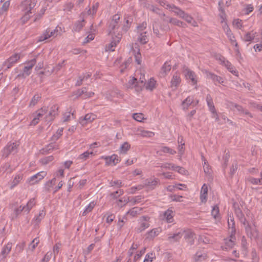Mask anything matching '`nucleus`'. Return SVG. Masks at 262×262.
Here are the masks:
<instances>
[{"instance_id": "a878e982", "label": "nucleus", "mask_w": 262, "mask_h": 262, "mask_svg": "<svg viewBox=\"0 0 262 262\" xmlns=\"http://www.w3.org/2000/svg\"><path fill=\"white\" fill-rule=\"evenodd\" d=\"M75 95H77V97L82 96L83 98L86 99L92 97L94 95V93L92 92H87L86 88H82L81 90L77 91Z\"/></svg>"}, {"instance_id": "f03ea898", "label": "nucleus", "mask_w": 262, "mask_h": 262, "mask_svg": "<svg viewBox=\"0 0 262 262\" xmlns=\"http://www.w3.org/2000/svg\"><path fill=\"white\" fill-rule=\"evenodd\" d=\"M217 59L220 61V63L221 64L225 66L227 68L229 72H230V73H231L232 74L236 76H238V72L236 70L235 67L232 64V63L226 60V59L224 57L220 55L219 56V57H217Z\"/></svg>"}, {"instance_id": "cd10ccee", "label": "nucleus", "mask_w": 262, "mask_h": 262, "mask_svg": "<svg viewBox=\"0 0 262 262\" xmlns=\"http://www.w3.org/2000/svg\"><path fill=\"white\" fill-rule=\"evenodd\" d=\"M156 2L158 3L160 5L166 9H168L174 13L175 12V10L178 8L176 6L173 5L168 4L165 0H155Z\"/></svg>"}, {"instance_id": "bf43d9fd", "label": "nucleus", "mask_w": 262, "mask_h": 262, "mask_svg": "<svg viewBox=\"0 0 262 262\" xmlns=\"http://www.w3.org/2000/svg\"><path fill=\"white\" fill-rule=\"evenodd\" d=\"M105 159L106 160L109 159L110 162L113 163L114 165H116L120 161L118 156L115 154L110 157H106Z\"/></svg>"}, {"instance_id": "603ef678", "label": "nucleus", "mask_w": 262, "mask_h": 262, "mask_svg": "<svg viewBox=\"0 0 262 262\" xmlns=\"http://www.w3.org/2000/svg\"><path fill=\"white\" fill-rule=\"evenodd\" d=\"M12 248V244L8 243L2 249L1 253L4 256H6L11 251Z\"/></svg>"}, {"instance_id": "f257e3e1", "label": "nucleus", "mask_w": 262, "mask_h": 262, "mask_svg": "<svg viewBox=\"0 0 262 262\" xmlns=\"http://www.w3.org/2000/svg\"><path fill=\"white\" fill-rule=\"evenodd\" d=\"M36 0H25L19 6V9L23 13L21 20L23 24L26 23L30 17V14L32 13V10L36 4Z\"/></svg>"}, {"instance_id": "f8f14e48", "label": "nucleus", "mask_w": 262, "mask_h": 262, "mask_svg": "<svg viewBox=\"0 0 262 262\" xmlns=\"http://www.w3.org/2000/svg\"><path fill=\"white\" fill-rule=\"evenodd\" d=\"M174 13L177 15L179 16L180 17H182V18L184 19L188 23L191 24L193 26H196V23L193 20L192 17L191 16L189 15L188 14L185 13L183 11H182L179 8L176 9Z\"/></svg>"}, {"instance_id": "f704fd0d", "label": "nucleus", "mask_w": 262, "mask_h": 262, "mask_svg": "<svg viewBox=\"0 0 262 262\" xmlns=\"http://www.w3.org/2000/svg\"><path fill=\"white\" fill-rule=\"evenodd\" d=\"M46 215V212L43 210H41L39 211L38 215H35L32 220V223L35 225H38L40 221L44 218Z\"/></svg>"}, {"instance_id": "de8ad7c7", "label": "nucleus", "mask_w": 262, "mask_h": 262, "mask_svg": "<svg viewBox=\"0 0 262 262\" xmlns=\"http://www.w3.org/2000/svg\"><path fill=\"white\" fill-rule=\"evenodd\" d=\"M202 160L203 161V169L204 172L206 174H210L211 168L207 161L205 159V158L203 156H202Z\"/></svg>"}, {"instance_id": "8fccbe9b", "label": "nucleus", "mask_w": 262, "mask_h": 262, "mask_svg": "<svg viewBox=\"0 0 262 262\" xmlns=\"http://www.w3.org/2000/svg\"><path fill=\"white\" fill-rule=\"evenodd\" d=\"M245 230L248 236H249L251 238L252 236H255V232L256 233V231L254 228H252L249 225H247L245 227Z\"/></svg>"}, {"instance_id": "393cba45", "label": "nucleus", "mask_w": 262, "mask_h": 262, "mask_svg": "<svg viewBox=\"0 0 262 262\" xmlns=\"http://www.w3.org/2000/svg\"><path fill=\"white\" fill-rule=\"evenodd\" d=\"M128 87L129 88H135L137 92H140L142 90V86H139L137 79L132 77L128 82Z\"/></svg>"}, {"instance_id": "b1692460", "label": "nucleus", "mask_w": 262, "mask_h": 262, "mask_svg": "<svg viewBox=\"0 0 262 262\" xmlns=\"http://www.w3.org/2000/svg\"><path fill=\"white\" fill-rule=\"evenodd\" d=\"M162 232V229L160 227L155 228L149 231L146 233V238L149 240L154 239Z\"/></svg>"}, {"instance_id": "c756f323", "label": "nucleus", "mask_w": 262, "mask_h": 262, "mask_svg": "<svg viewBox=\"0 0 262 262\" xmlns=\"http://www.w3.org/2000/svg\"><path fill=\"white\" fill-rule=\"evenodd\" d=\"M207 257L206 251L204 250L198 251L194 256V260L195 261H202L204 260Z\"/></svg>"}, {"instance_id": "f3484780", "label": "nucleus", "mask_w": 262, "mask_h": 262, "mask_svg": "<svg viewBox=\"0 0 262 262\" xmlns=\"http://www.w3.org/2000/svg\"><path fill=\"white\" fill-rule=\"evenodd\" d=\"M143 198L141 195L136 196L134 197H133L130 200H129V198H123L121 199H120L119 200L118 205L122 206V205L119 204V203L122 202V206L125 205L126 204H127L129 202H133L134 204H136L139 203H140Z\"/></svg>"}, {"instance_id": "a18cd8bd", "label": "nucleus", "mask_w": 262, "mask_h": 262, "mask_svg": "<svg viewBox=\"0 0 262 262\" xmlns=\"http://www.w3.org/2000/svg\"><path fill=\"white\" fill-rule=\"evenodd\" d=\"M48 30L49 31L50 37H55L57 36L58 34H60L61 32V29L60 27H56V28L52 29L48 28Z\"/></svg>"}, {"instance_id": "49530a36", "label": "nucleus", "mask_w": 262, "mask_h": 262, "mask_svg": "<svg viewBox=\"0 0 262 262\" xmlns=\"http://www.w3.org/2000/svg\"><path fill=\"white\" fill-rule=\"evenodd\" d=\"M156 83L154 78H150L146 84V89L149 91H152L156 88Z\"/></svg>"}, {"instance_id": "37998d69", "label": "nucleus", "mask_w": 262, "mask_h": 262, "mask_svg": "<svg viewBox=\"0 0 262 262\" xmlns=\"http://www.w3.org/2000/svg\"><path fill=\"white\" fill-rule=\"evenodd\" d=\"M139 35L138 38V40L142 44H145L148 41V38L146 35V32L139 33Z\"/></svg>"}, {"instance_id": "4c0bfd02", "label": "nucleus", "mask_w": 262, "mask_h": 262, "mask_svg": "<svg viewBox=\"0 0 262 262\" xmlns=\"http://www.w3.org/2000/svg\"><path fill=\"white\" fill-rule=\"evenodd\" d=\"M142 208H141L133 207L126 212V214L130 215L132 217H134L139 214Z\"/></svg>"}, {"instance_id": "052dcab7", "label": "nucleus", "mask_w": 262, "mask_h": 262, "mask_svg": "<svg viewBox=\"0 0 262 262\" xmlns=\"http://www.w3.org/2000/svg\"><path fill=\"white\" fill-rule=\"evenodd\" d=\"M93 154V151H86L85 152L80 154L78 157V159L85 161L89 158L90 155H92Z\"/></svg>"}, {"instance_id": "7ed1b4c3", "label": "nucleus", "mask_w": 262, "mask_h": 262, "mask_svg": "<svg viewBox=\"0 0 262 262\" xmlns=\"http://www.w3.org/2000/svg\"><path fill=\"white\" fill-rule=\"evenodd\" d=\"M150 217L148 216H142L138 220V225L136 228L138 232H141L146 229L148 228L149 226Z\"/></svg>"}, {"instance_id": "6e6d98bb", "label": "nucleus", "mask_w": 262, "mask_h": 262, "mask_svg": "<svg viewBox=\"0 0 262 262\" xmlns=\"http://www.w3.org/2000/svg\"><path fill=\"white\" fill-rule=\"evenodd\" d=\"M246 181L253 185H262V182L260 179L248 177L246 178Z\"/></svg>"}, {"instance_id": "c03bdc74", "label": "nucleus", "mask_w": 262, "mask_h": 262, "mask_svg": "<svg viewBox=\"0 0 262 262\" xmlns=\"http://www.w3.org/2000/svg\"><path fill=\"white\" fill-rule=\"evenodd\" d=\"M130 148V145L127 142H124L119 148V152L122 154H125Z\"/></svg>"}, {"instance_id": "864d4df0", "label": "nucleus", "mask_w": 262, "mask_h": 262, "mask_svg": "<svg viewBox=\"0 0 262 262\" xmlns=\"http://www.w3.org/2000/svg\"><path fill=\"white\" fill-rule=\"evenodd\" d=\"M233 26L237 29L244 31V26L243 25V22L241 19L238 18L234 19L233 21Z\"/></svg>"}, {"instance_id": "c85d7f7f", "label": "nucleus", "mask_w": 262, "mask_h": 262, "mask_svg": "<svg viewBox=\"0 0 262 262\" xmlns=\"http://www.w3.org/2000/svg\"><path fill=\"white\" fill-rule=\"evenodd\" d=\"M208 191V186L206 184H204L201 188L200 193V200L202 203H205L207 201Z\"/></svg>"}, {"instance_id": "473e14b6", "label": "nucleus", "mask_w": 262, "mask_h": 262, "mask_svg": "<svg viewBox=\"0 0 262 262\" xmlns=\"http://www.w3.org/2000/svg\"><path fill=\"white\" fill-rule=\"evenodd\" d=\"M161 152L174 155L176 153V151L167 146H162L159 150L157 151V154L161 156L162 155Z\"/></svg>"}, {"instance_id": "774afa93", "label": "nucleus", "mask_w": 262, "mask_h": 262, "mask_svg": "<svg viewBox=\"0 0 262 262\" xmlns=\"http://www.w3.org/2000/svg\"><path fill=\"white\" fill-rule=\"evenodd\" d=\"M155 258L152 253H148L146 254L143 262H152Z\"/></svg>"}, {"instance_id": "bb28decb", "label": "nucleus", "mask_w": 262, "mask_h": 262, "mask_svg": "<svg viewBox=\"0 0 262 262\" xmlns=\"http://www.w3.org/2000/svg\"><path fill=\"white\" fill-rule=\"evenodd\" d=\"M171 65L170 61H166L161 68L160 72V77H165L171 70Z\"/></svg>"}, {"instance_id": "a19ab883", "label": "nucleus", "mask_w": 262, "mask_h": 262, "mask_svg": "<svg viewBox=\"0 0 262 262\" xmlns=\"http://www.w3.org/2000/svg\"><path fill=\"white\" fill-rule=\"evenodd\" d=\"M96 205V202L94 201H93L91 202L89 205H88L86 206H85V209L82 212V215L85 216L88 213L92 211V210L93 209V208L95 207V206Z\"/></svg>"}, {"instance_id": "338daca9", "label": "nucleus", "mask_w": 262, "mask_h": 262, "mask_svg": "<svg viewBox=\"0 0 262 262\" xmlns=\"http://www.w3.org/2000/svg\"><path fill=\"white\" fill-rule=\"evenodd\" d=\"M47 150L48 151H51L59 149V145L57 143H53L52 142L51 143L47 146Z\"/></svg>"}, {"instance_id": "4d7b16f0", "label": "nucleus", "mask_w": 262, "mask_h": 262, "mask_svg": "<svg viewBox=\"0 0 262 262\" xmlns=\"http://www.w3.org/2000/svg\"><path fill=\"white\" fill-rule=\"evenodd\" d=\"M75 118L73 113H71V111L66 112L63 116V121L64 122H67L70 120L72 118Z\"/></svg>"}, {"instance_id": "aec40b11", "label": "nucleus", "mask_w": 262, "mask_h": 262, "mask_svg": "<svg viewBox=\"0 0 262 262\" xmlns=\"http://www.w3.org/2000/svg\"><path fill=\"white\" fill-rule=\"evenodd\" d=\"M174 212L170 209L164 211L162 215V219L168 223H172L173 221V216Z\"/></svg>"}, {"instance_id": "9b49d317", "label": "nucleus", "mask_w": 262, "mask_h": 262, "mask_svg": "<svg viewBox=\"0 0 262 262\" xmlns=\"http://www.w3.org/2000/svg\"><path fill=\"white\" fill-rule=\"evenodd\" d=\"M184 75L186 80L191 82L192 85H195L198 82V78L194 72L189 69H185L184 71Z\"/></svg>"}, {"instance_id": "dca6fc26", "label": "nucleus", "mask_w": 262, "mask_h": 262, "mask_svg": "<svg viewBox=\"0 0 262 262\" xmlns=\"http://www.w3.org/2000/svg\"><path fill=\"white\" fill-rule=\"evenodd\" d=\"M183 233L184 232L182 230L174 233H168L167 240L171 244L179 242L183 236Z\"/></svg>"}, {"instance_id": "39448f33", "label": "nucleus", "mask_w": 262, "mask_h": 262, "mask_svg": "<svg viewBox=\"0 0 262 262\" xmlns=\"http://www.w3.org/2000/svg\"><path fill=\"white\" fill-rule=\"evenodd\" d=\"M21 55L20 53H15L10 56L3 64V68L8 69L12 67L20 59Z\"/></svg>"}, {"instance_id": "ddd939ff", "label": "nucleus", "mask_w": 262, "mask_h": 262, "mask_svg": "<svg viewBox=\"0 0 262 262\" xmlns=\"http://www.w3.org/2000/svg\"><path fill=\"white\" fill-rule=\"evenodd\" d=\"M121 38V35L118 33L117 35H112V40L111 42L106 46V51H114L117 45L120 42Z\"/></svg>"}, {"instance_id": "2eb2a0df", "label": "nucleus", "mask_w": 262, "mask_h": 262, "mask_svg": "<svg viewBox=\"0 0 262 262\" xmlns=\"http://www.w3.org/2000/svg\"><path fill=\"white\" fill-rule=\"evenodd\" d=\"M235 242V237L233 233H232L229 238L224 239V244L222 246L221 248L223 250L228 251L232 249Z\"/></svg>"}, {"instance_id": "09e8293b", "label": "nucleus", "mask_w": 262, "mask_h": 262, "mask_svg": "<svg viewBox=\"0 0 262 262\" xmlns=\"http://www.w3.org/2000/svg\"><path fill=\"white\" fill-rule=\"evenodd\" d=\"M241 245L242 252L244 256H246L248 254V246L246 239L244 236L242 238Z\"/></svg>"}, {"instance_id": "a211bd4d", "label": "nucleus", "mask_w": 262, "mask_h": 262, "mask_svg": "<svg viewBox=\"0 0 262 262\" xmlns=\"http://www.w3.org/2000/svg\"><path fill=\"white\" fill-rule=\"evenodd\" d=\"M96 115L93 113H89L86 114L83 117H80L79 120V122L82 126H84L87 124L92 122L96 119Z\"/></svg>"}, {"instance_id": "1a4fd4ad", "label": "nucleus", "mask_w": 262, "mask_h": 262, "mask_svg": "<svg viewBox=\"0 0 262 262\" xmlns=\"http://www.w3.org/2000/svg\"><path fill=\"white\" fill-rule=\"evenodd\" d=\"M206 101L207 104V106H208L209 110L212 114V117L215 119L216 121H219L218 114H217L215 111L212 98L210 94H208L206 96Z\"/></svg>"}, {"instance_id": "c9c22d12", "label": "nucleus", "mask_w": 262, "mask_h": 262, "mask_svg": "<svg viewBox=\"0 0 262 262\" xmlns=\"http://www.w3.org/2000/svg\"><path fill=\"white\" fill-rule=\"evenodd\" d=\"M23 175L21 173H18L16 174L13 180L11 182L10 188L12 189L17 185L21 180L23 179Z\"/></svg>"}, {"instance_id": "412c9836", "label": "nucleus", "mask_w": 262, "mask_h": 262, "mask_svg": "<svg viewBox=\"0 0 262 262\" xmlns=\"http://www.w3.org/2000/svg\"><path fill=\"white\" fill-rule=\"evenodd\" d=\"M47 112V110L46 107H42L40 110L36 112V115L32 119L30 123L31 125H35L37 124L41 117H42Z\"/></svg>"}, {"instance_id": "e433bc0d", "label": "nucleus", "mask_w": 262, "mask_h": 262, "mask_svg": "<svg viewBox=\"0 0 262 262\" xmlns=\"http://www.w3.org/2000/svg\"><path fill=\"white\" fill-rule=\"evenodd\" d=\"M118 28L119 24L114 23V22L111 21L108 29L109 34L112 35H115L116 32H117V30H118Z\"/></svg>"}, {"instance_id": "79ce46f5", "label": "nucleus", "mask_w": 262, "mask_h": 262, "mask_svg": "<svg viewBox=\"0 0 262 262\" xmlns=\"http://www.w3.org/2000/svg\"><path fill=\"white\" fill-rule=\"evenodd\" d=\"M211 215L216 220L220 219V210L217 205H215L212 207Z\"/></svg>"}, {"instance_id": "0eeeda50", "label": "nucleus", "mask_w": 262, "mask_h": 262, "mask_svg": "<svg viewBox=\"0 0 262 262\" xmlns=\"http://www.w3.org/2000/svg\"><path fill=\"white\" fill-rule=\"evenodd\" d=\"M227 105L231 110L234 111L235 109H236L241 115L245 116L249 118L253 117L252 114L248 110H245L241 105L232 102H229Z\"/></svg>"}, {"instance_id": "69168bd1", "label": "nucleus", "mask_w": 262, "mask_h": 262, "mask_svg": "<svg viewBox=\"0 0 262 262\" xmlns=\"http://www.w3.org/2000/svg\"><path fill=\"white\" fill-rule=\"evenodd\" d=\"M133 118L137 121L142 122L144 119V116L142 113H134Z\"/></svg>"}, {"instance_id": "680f3d73", "label": "nucleus", "mask_w": 262, "mask_h": 262, "mask_svg": "<svg viewBox=\"0 0 262 262\" xmlns=\"http://www.w3.org/2000/svg\"><path fill=\"white\" fill-rule=\"evenodd\" d=\"M40 98H41V96L39 95H38V94L35 95L32 98V99L30 101L29 106H35L37 103V102L39 101Z\"/></svg>"}, {"instance_id": "72a5a7b5", "label": "nucleus", "mask_w": 262, "mask_h": 262, "mask_svg": "<svg viewBox=\"0 0 262 262\" xmlns=\"http://www.w3.org/2000/svg\"><path fill=\"white\" fill-rule=\"evenodd\" d=\"M223 4V2L222 1H220L219 2V10L220 12V14H219V16L221 18V23L222 24V25H223L225 22H226V14L225 13V11H224V10L223 9L221 5Z\"/></svg>"}, {"instance_id": "ea45409f", "label": "nucleus", "mask_w": 262, "mask_h": 262, "mask_svg": "<svg viewBox=\"0 0 262 262\" xmlns=\"http://www.w3.org/2000/svg\"><path fill=\"white\" fill-rule=\"evenodd\" d=\"M256 32L253 31L247 32L244 37V40L246 42H250L254 40Z\"/></svg>"}, {"instance_id": "6e6552de", "label": "nucleus", "mask_w": 262, "mask_h": 262, "mask_svg": "<svg viewBox=\"0 0 262 262\" xmlns=\"http://www.w3.org/2000/svg\"><path fill=\"white\" fill-rule=\"evenodd\" d=\"M222 28L231 43L234 47H237V42H236L234 34L227 25V22L224 23L222 26Z\"/></svg>"}, {"instance_id": "58836bf2", "label": "nucleus", "mask_w": 262, "mask_h": 262, "mask_svg": "<svg viewBox=\"0 0 262 262\" xmlns=\"http://www.w3.org/2000/svg\"><path fill=\"white\" fill-rule=\"evenodd\" d=\"M35 204L36 202L35 199L32 198L30 199L27 204L25 206H24L25 212H27V213H28Z\"/></svg>"}, {"instance_id": "5fc2aeb1", "label": "nucleus", "mask_w": 262, "mask_h": 262, "mask_svg": "<svg viewBox=\"0 0 262 262\" xmlns=\"http://www.w3.org/2000/svg\"><path fill=\"white\" fill-rule=\"evenodd\" d=\"M228 224L229 228L231 229V232L234 233L235 232V223L233 216H230L228 220Z\"/></svg>"}, {"instance_id": "4468645a", "label": "nucleus", "mask_w": 262, "mask_h": 262, "mask_svg": "<svg viewBox=\"0 0 262 262\" xmlns=\"http://www.w3.org/2000/svg\"><path fill=\"white\" fill-rule=\"evenodd\" d=\"M17 145L16 143H8L3 150V157H7L11 153L17 152Z\"/></svg>"}, {"instance_id": "423d86ee", "label": "nucleus", "mask_w": 262, "mask_h": 262, "mask_svg": "<svg viewBox=\"0 0 262 262\" xmlns=\"http://www.w3.org/2000/svg\"><path fill=\"white\" fill-rule=\"evenodd\" d=\"M47 172L45 171H40L28 178L27 182L30 185H35L42 180L47 176Z\"/></svg>"}, {"instance_id": "6ab92c4d", "label": "nucleus", "mask_w": 262, "mask_h": 262, "mask_svg": "<svg viewBox=\"0 0 262 262\" xmlns=\"http://www.w3.org/2000/svg\"><path fill=\"white\" fill-rule=\"evenodd\" d=\"M145 189L147 190H151L156 188L159 183V180L157 178H151L146 179L145 181Z\"/></svg>"}, {"instance_id": "2f4dec72", "label": "nucleus", "mask_w": 262, "mask_h": 262, "mask_svg": "<svg viewBox=\"0 0 262 262\" xmlns=\"http://www.w3.org/2000/svg\"><path fill=\"white\" fill-rule=\"evenodd\" d=\"M207 77L212 80L214 82H217L220 84H223L224 82V79L223 77L215 75L212 73H208L207 74Z\"/></svg>"}, {"instance_id": "7c9ffc66", "label": "nucleus", "mask_w": 262, "mask_h": 262, "mask_svg": "<svg viewBox=\"0 0 262 262\" xmlns=\"http://www.w3.org/2000/svg\"><path fill=\"white\" fill-rule=\"evenodd\" d=\"M56 183V178H53L52 180L47 181L44 186V190L46 192H50L51 189L54 190V186Z\"/></svg>"}, {"instance_id": "20e7f679", "label": "nucleus", "mask_w": 262, "mask_h": 262, "mask_svg": "<svg viewBox=\"0 0 262 262\" xmlns=\"http://www.w3.org/2000/svg\"><path fill=\"white\" fill-rule=\"evenodd\" d=\"M40 56V54H37L34 57V58L28 61L26 63V66L24 67L23 70V76H28L31 74L32 68L36 63L37 60H38V58H39Z\"/></svg>"}, {"instance_id": "0e129e2a", "label": "nucleus", "mask_w": 262, "mask_h": 262, "mask_svg": "<svg viewBox=\"0 0 262 262\" xmlns=\"http://www.w3.org/2000/svg\"><path fill=\"white\" fill-rule=\"evenodd\" d=\"M39 242V239L38 238H35L29 246V249L33 251Z\"/></svg>"}, {"instance_id": "4be33fe9", "label": "nucleus", "mask_w": 262, "mask_h": 262, "mask_svg": "<svg viewBox=\"0 0 262 262\" xmlns=\"http://www.w3.org/2000/svg\"><path fill=\"white\" fill-rule=\"evenodd\" d=\"M58 107L56 105L52 106L50 110V112L46 116L47 121H52L54 119L55 117L58 115Z\"/></svg>"}, {"instance_id": "9d476101", "label": "nucleus", "mask_w": 262, "mask_h": 262, "mask_svg": "<svg viewBox=\"0 0 262 262\" xmlns=\"http://www.w3.org/2000/svg\"><path fill=\"white\" fill-rule=\"evenodd\" d=\"M198 103V100H194L193 96H189L182 101L181 106L183 110L186 111L190 106H195Z\"/></svg>"}, {"instance_id": "5701e85b", "label": "nucleus", "mask_w": 262, "mask_h": 262, "mask_svg": "<svg viewBox=\"0 0 262 262\" xmlns=\"http://www.w3.org/2000/svg\"><path fill=\"white\" fill-rule=\"evenodd\" d=\"M181 82V79L180 74L177 72L175 73L171 79L170 81V86L171 88H177Z\"/></svg>"}, {"instance_id": "3c124183", "label": "nucleus", "mask_w": 262, "mask_h": 262, "mask_svg": "<svg viewBox=\"0 0 262 262\" xmlns=\"http://www.w3.org/2000/svg\"><path fill=\"white\" fill-rule=\"evenodd\" d=\"M84 26V20L77 21L74 25L73 31L79 32Z\"/></svg>"}, {"instance_id": "13d9d810", "label": "nucleus", "mask_w": 262, "mask_h": 262, "mask_svg": "<svg viewBox=\"0 0 262 262\" xmlns=\"http://www.w3.org/2000/svg\"><path fill=\"white\" fill-rule=\"evenodd\" d=\"M48 29L39 37L38 41H43L51 38Z\"/></svg>"}, {"instance_id": "e2e57ef3", "label": "nucleus", "mask_w": 262, "mask_h": 262, "mask_svg": "<svg viewBox=\"0 0 262 262\" xmlns=\"http://www.w3.org/2000/svg\"><path fill=\"white\" fill-rule=\"evenodd\" d=\"M140 135L143 137H152L155 135V133L152 132L142 130L140 131Z\"/></svg>"}]
</instances>
